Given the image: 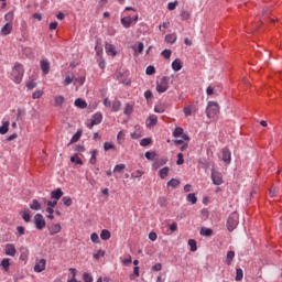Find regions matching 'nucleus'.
<instances>
[{
    "instance_id": "nucleus-1",
    "label": "nucleus",
    "mask_w": 282,
    "mask_h": 282,
    "mask_svg": "<svg viewBox=\"0 0 282 282\" xmlns=\"http://www.w3.org/2000/svg\"><path fill=\"white\" fill-rule=\"evenodd\" d=\"M23 65L15 63L11 72V76L12 79L17 83V85H19L23 80Z\"/></svg>"
},
{
    "instance_id": "nucleus-2",
    "label": "nucleus",
    "mask_w": 282,
    "mask_h": 282,
    "mask_svg": "<svg viewBox=\"0 0 282 282\" xmlns=\"http://www.w3.org/2000/svg\"><path fill=\"white\" fill-rule=\"evenodd\" d=\"M237 226H239V214H237V212H234L227 220V229L229 230V232H232V230H235Z\"/></svg>"
},
{
    "instance_id": "nucleus-3",
    "label": "nucleus",
    "mask_w": 282,
    "mask_h": 282,
    "mask_svg": "<svg viewBox=\"0 0 282 282\" xmlns=\"http://www.w3.org/2000/svg\"><path fill=\"white\" fill-rule=\"evenodd\" d=\"M219 113V104L217 101H209L206 109L207 118H215Z\"/></svg>"
},
{
    "instance_id": "nucleus-4",
    "label": "nucleus",
    "mask_w": 282,
    "mask_h": 282,
    "mask_svg": "<svg viewBox=\"0 0 282 282\" xmlns=\"http://www.w3.org/2000/svg\"><path fill=\"white\" fill-rule=\"evenodd\" d=\"M171 80L170 77H162L160 82L156 83V91L159 94H164V91L169 90V82Z\"/></svg>"
},
{
    "instance_id": "nucleus-5",
    "label": "nucleus",
    "mask_w": 282,
    "mask_h": 282,
    "mask_svg": "<svg viewBox=\"0 0 282 282\" xmlns=\"http://www.w3.org/2000/svg\"><path fill=\"white\" fill-rule=\"evenodd\" d=\"M212 180L215 186H221L224 184V175L215 170L212 171Z\"/></svg>"
},
{
    "instance_id": "nucleus-6",
    "label": "nucleus",
    "mask_w": 282,
    "mask_h": 282,
    "mask_svg": "<svg viewBox=\"0 0 282 282\" xmlns=\"http://www.w3.org/2000/svg\"><path fill=\"white\" fill-rule=\"evenodd\" d=\"M34 224H35V228L37 230H43V228H45L46 223H45V218H43L42 214H36L34 216Z\"/></svg>"
},
{
    "instance_id": "nucleus-7",
    "label": "nucleus",
    "mask_w": 282,
    "mask_h": 282,
    "mask_svg": "<svg viewBox=\"0 0 282 282\" xmlns=\"http://www.w3.org/2000/svg\"><path fill=\"white\" fill-rule=\"evenodd\" d=\"M100 122H102V113L96 112L90 119V123H87V128L94 129V127H96V124H100Z\"/></svg>"
},
{
    "instance_id": "nucleus-8",
    "label": "nucleus",
    "mask_w": 282,
    "mask_h": 282,
    "mask_svg": "<svg viewBox=\"0 0 282 282\" xmlns=\"http://www.w3.org/2000/svg\"><path fill=\"white\" fill-rule=\"evenodd\" d=\"M47 261L45 259H36L35 265H34V272H43L45 270Z\"/></svg>"
},
{
    "instance_id": "nucleus-9",
    "label": "nucleus",
    "mask_w": 282,
    "mask_h": 282,
    "mask_svg": "<svg viewBox=\"0 0 282 282\" xmlns=\"http://www.w3.org/2000/svg\"><path fill=\"white\" fill-rule=\"evenodd\" d=\"M4 252L7 257H15L17 254V248L12 243L6 245Z\"/></svg>"
},
{
    "instance_id": "nucleus-10",
    "label": "nucleus",
    "mask_w": 282,
    "mask_h": 282,
    "mask_svg": "<svg viewBox=\"0 0 282 282\" xmlns=\"http://www.w3.org/2000/svg\"><path fill=\"white\" fill-rule=\"evenodd\" d=\"M40 67H41V70L43 72V74H45V75L50 74V61L42 59L40 62Z\"/></svg>"
},
{
    "instance_id": "nucleus-11",
    "label": "nucleus",
    "mask_w": 282,
    "mask_h": 282,
    "mask_svg": "<svg viewBox=\"0 0 282 282\" xmlns=\"http://www.w3.org/2000/svg\"><path fill=\"white\" fill-rule=\"evenodd\" d=\"M223 161L225 162V164H230L231 162V154L228 148L223 149Z\"/></svg>"
},
{
    "instance_id": "nucleus-12",
    "label": "nucleus",
    "mask_w": 282,
    "mask_h": 282,
    "mask_svg": "<svg viewBox=\"0 0 282 282\" xmlns=\"http://www.w3.org/2000/svg\"><path fill=\"white\" fill-rule=\"evenodd\" d=\"M2 36H8L12 33V23H6L0 31Z\"/></svg>"
},
{
    "instance_id": "nucleus-13",
    "label": "nucleus",
    "mask_w": 282,
    "mask_h": 282,
    "mask_svg": "<svg viewBox=\"0 0 282 282\" xmlns=\"http://www.w3.org/2000/svg\"><path fill=\"white\" fill-rule=\"evenodd\" d=\"M63 197V189L57 188L53 192H51V199H54L55 202H58Z\"/></svg>"
},
{
    "instance_id": "nucleus-14",
    "label": "nucleus",
    "mask_w": 282,
    "mask_h": 282,
    "mask_svg": "<svg viewBox=\"0 0 282 282\" xmlns=\"http://www.w3.org/2000/svg\"><path fill=\"white\" fill-rule=\"evenodd\" d=\"M186 118H188V116H193V113H195L197 111V108L193 105H188L187 107H185L183 109Z\"/></svg>"
},
{
    "instance_id": "nucleus-15",
    "label": "nucleus",
    "mask_w": 282,
    "mask_h": 282,
    "mask_svg": "<svg viewBox=\"0 0 282 282\" xmlns=\"http://www.w3.org/2000/svg\"><path fill=\"white\" fill-rule=\"evenodd\" d=\"M171 171V167L169 166H164L159 171V176L161 177V180H166V177H169V173Z\"/></svg>"
},
{
    "instance_id": "nucleus-16",
    "label": "nucleus",
    "mask_w": 282,
    "mask_h": 282,
    "mask_svg": "<svg viewBox=\"0 0 282 282\" xmlns=\"http://www.w3.org/2000/svg\"><path fill=\"white\" fill-rule=\"evenodd\" d=\"M105 50H106L107 54H112V56H116L118 54L116 52V46H113V44L106 43Z\"/></svg>"
},
{
    "instance_id": "nucleus-17",
    "label": "nucleus",
    "mask_w": 282,
    "mask_h": 282,
    "mask_svg": "<svg viewBox=\"0 0 282 282\" xmlns=\"http://www.w3.org/2000/svg\"><path fill=\"white\" fill-rule=\"evenodd\" d=\"M100 239H102V241H109V239H111V231L107 229L101 230Z\"/></svg>"
},
{
    "instance_id": "nucleus-18",
    "label": "nucleus",
    "mask_w": 282,
    "mask_h": 282,
    "mask_svg": "<svg viewBox=\"0 0 282 282\" xmlns=\"http://www.w3.org/2000/svg\"><path fill=\"white\" fill-rule=\"evenodd\" d=\"M131 23H133V18L131 17H126L121 19V24L123 28H131Z\"/></svg>"
},
{
    "instance_id": "nucleus-19",
    "label": "nucleus",
    "mask_w": 282,
    "mask_h": 282,
    "mask_svg": "<svg viewBox=\"0 0 282 282\" xmlns=\"http://www.w3.org/2000/svg\"><path fill=\"white\" fill-rule=\"evenodd\" d=\"M172 69L174 72H180V69H182V61L180 58H176L173 63H172Z\"/></svg>"
},
{
    "instance_id": "nucleus-20",
    "label": "nucleus",
    "mask_w": 282,
    "mask_h": 282,
    "mask_svg": "<svg viewBox=\"0 0 282 282\" xmlns=\"http://www.w3.org/2000/svg\"><path fill=\"white\" fill-rule=\"evenodd\" d=\"M75 107H78V109H87V101L78 98L75 100Z\"/></svg>"
},
{
    "instance_id": "nucleus-21",
    "label": "nucleus",
    "mask_w": 282,
    "mask_h": 282,
    "mask_svg": "<svg viewBox=\"0 0 282 282\" xmlns=\"http://www.w3.org/2000/svg\"><path fill=\"white\" fill-rule=\"evenodd\" d=\"M82 135H83V130H77V132L70 139L69 144H75V142H78Z\"/></svg>"
},
{
    "instance_id": "nucleus-22",
    "label": "nucleus",
    "mask_w": 282,
    "mask_h": 282,
    "mask_svg": "<svg viewBox=\"0 0 282 282\" xmlns=\"http://www.w3.org/2000/svg\"><path fill=\"white\" fill-rule=\"evenodd\" d=\"M10 131V122L6 121L1 127H0V134L6 135Z\"/></svg>"
},
{
    "instance_id": "nucleus-23",
    "label": "nucleus",
    "mask_w": 282,
    "mask_h": 282,
    "mask_svg": "<svg viewBox=\"0 0 282 282\" xmlns=\"http://www.w3.org/2000/svg\"><path fill=\"white\" fill-rule=\"evenodd\" d=\"M0 265L3 268L4 272H9L10 271V259L4 258Z\"/></svg>"
},
{
    "instance_id": "nucleus-24",
    "label": "nucleus",
    "mask_w": 282,
    "mask_h": 282,
    "mask_svg": "<svg viewBox=\"0 0 282 282\" xmlns=\"http://www.w3.org/2000/svg\"><path fill=\"white\" fill-rule=\"evenodd\" d=\"M200 235H202L203 237H213V229L203 227V228L200 229Z\"/></svg>"
},
{
    "instance_id": "nucleus-25",
    "label": "nucleus",
    "mask_w": 282,
    "mask_h": 282,
    "mask_svg": "<svg viewBox=\"0 0 282 282\" xmlns=\"http://www.w3.org/2000/svg\"><path fill=\"white\" fill-rule=\"evenodd\" d=\"M175 41H177V36L175 34H167L165 36V42L171 43V45H173V43H175Z\"/></svg>"
},
{
    "instance_id": "nucleus-26",
    "label": "nucleus",
    "mask_w": 282,
    "mask_h": 282,
    "mask_svg": "<svg viewBox=\"0 0 282 282\" xmlns=\"http://www.w3.org/2000/svg\"><path fill=\"white\" fill-rule=\"evenodd\" d=\"M31 210H41V203H39L36 199L32 200V204H30Z\"/></svg>"
},
{
    "instance_id": "nucleus-27",
    "label": "nucleus",
    "mask_w": 282,
    "mask_h": 282,
    "mask_svg": "<svg viewBox=\"0 0 282 282\" xmlns=\"http://www.w3.org/2000/svg\"><path fill=\"white\" fill-rule=\"evenodd\" d=\"M167 186H171V188H177L180 186V180L172 178L167 182Z\"/></svg>"
},
{
    "instance_id": "nucleus-28",
    "label": "nucleus",
    "mask_w": 282,
    "mask_h": 282,
    "mask_svg": "<svg viewBox=\"0 0 282 282\" xmlns=\"http://www.w3.org/2000/svg\"><path fill=\"white\" fill-rule=\"evenodd\" d=\"M20 215H21V217H22V219L24 220V221H30V219L32 218L31 216H30V210L28 209V210H24V212H20Z\"/></svg>"
},
{
    "instance_id": "nucleus-29",
    "label": "nucleus",
    "mask_w": 282,
    "mask_h": 282,
    "mask_svg": "<svg viewBox=\"0 0 282 282\" xmlns=\"http://www.w3.org/2000/svg\"><path fill=\"white\" fill-rule=\"evenodd\" d=\"M4 21H7V23H11L12 21H14V11H10L4 15Z\"/></svg>"
},
{
    "instance_id": "nucleus-30",
    "label": "nucleus",
    "mask_w": 282,
    "mask_h": 282,
    "mask_svg": "<svg viewBox=\"0 0 282 282\" xmlns=\"http://www.w3.org/2000/svg\"><path fill=\"white\" fill-rule=\"evenodd\" d=\"M63 102H65V97L64 96L55 97V107H63Z\"/></svg>"
},
{
    "instance_id": "nucleus-31",
    "label": "nucleus",
    "mask_w": 282,
    "mask_h": 282,
    "mask_svg": "<svg viewBox=\"0 0 282 282\" xmlns=\"http://www.w3.org/2000/svg\"><path fill=\"white\" fill-rule=\"evenodd\" d=\"M123 113L126 116H131V113H133V106L130 104H127L124 107Z\"/></svg>"
},
{
    "instance_id": "nucleus-32",
    "label": "nucleus",
    "mask_w": 282,
    "mask_h": 282,
    "mask_svg": "<svg viewBox=\"0 0 282 282\" xmlns=\"http://www.w3.org/2000/svg\"><path fill=\"white\" fill-rule=\"evenodd\" d=\"M188 246H189L192 252H197V241L189 239Z\"/></svg>"
},
{
    "instance_id": "nucleus-33",
    "label": "nucleus",
    "mask_w": 282,
    "mask_h": 282,
    "mask_svg": "<svg viewBox=\"0 0 282 282\" xmlns=\"http://www.w3.org/2000/svg\"><path fill=\"white\" fill-rule=\"evenodd\" d=\"M62 204H63L64 206H67V207L72 206V204H73L72 197H69V196H64V197L62 198Z\"/></svg>"
},
{
    "instance_id": "nucleus-34",
    "label": "nucleus",
    "mask_w": 282,
    "mask_h": 282,
    "mask_svg": "<svg viewBox=\"0 0 282 282\" xmlns=\"http://www.w3.org/2000/svg\"><path fill=\"white\" fill-rule=\"evenodd\" d=\"M124 169H127V165L124 164H118L113 169V173H123Z\"/></svg>"
},
{
    "instance_id": "nucleus-35",
    "label": "nucleus",
    "mask_w": 282,
    "mask_h": 282,
    "mask_svg": "<svg viewBox=\"0 0 282 282\" xmlns=\"http://www.w3.org/2000/svg\"><path fill=\"white\" fill-rule=\"evenodd\" d=\"M232 259H235V251H228L227 253V265H230L232 263Z\"/></svg>"
},
{
    "instance_id": "nucleus-36",
    "label": "nucleus",
    "mask_w": 282,
    "mask_h": 282,
    "mask_svg": "<svg viewBox=\"0 0 282 282\" xmlns=\"http://www.w3.org/2000/svg\"><path fill=\"white\" fill-rule=\"evenodd\" d=\"M173 135H174V138H182V135H184V129H182V128H176L175 130H174V132H173Z\"/></svg>"
},
{
    "instance_id": "nucleus-37",
    "label": "nucleus",
    "mask_w": 282,
    "mask_h": 282,
    "mask_svg": "<svg viewBox=\"0 0 282 282\" xmlns=\"http://www.w3.org/2000/svg\"><path fill=\"white\" fill-rule=\"evenodd\" d=\"M135 276H140V267H134L133 274L130 275V280L134 281Z\"/></svg>"
},
{
    "instance_id": "nucleus-38",
    "label": "nucleus",
    "mask_w": 282,
    "mask_h": 282,
    "mask_svg": "<svg viewBox=\"0 0 282 282\" xmlns=\"http://www.w3.org/2000/svg\"><path fill=\"white\" fill-rule=\"evenodd\" d=\"M122 107V102L115 100L112 102V111H120V108Z\"/></svg>"
},
{
    "instance_id": "nucleus-39",
    "label": "nucleus",
    "mask_w": 282,
    "mask_h": 282,
    "mask_svg": "<svg viewBox=\"0 0 282 282\" xmlns=\"http://www.w3.org/2000/svg\"><path fill=\"white\" fill-rule=\"evenodd\" d=\"M187 202H189L191 204H197V196H195L194 193L188 194Z\"/></svg>"
},
{
    "instance_id": "nucleus-40",
    "label": "nucleus",
    "mask_w": 282,
    "mask_h": 282,
    "mask_svg": "<svg viewBox=\"0 0 282 282\" xmlns=\"http://www.w3.org/2000/svg\"><path fill=\"white\" fill-rule=\"evenodd\" d=\"M243 279V270L236 269V281H241Z\"/></svg>"
},
{
    "instance_id": "nucleus-41",
    "label": "nucleus",
    "mask_w": 282,
    "mask_h": 282,
    "mask_svg": "<svg viewBox=\"0 0 282 282\" xmlns=\"http://www.w3.org/2000/svg\"><path fill=\"white\" fill-rule=\"evenodd\" d=\"M145 74L148 76H153V74H155V66H152V65L148 66L145 69Z\"/></svg>"
},
{
    "instance_id": "nucleus-42",
    "label": "nucleus",
    "mask_w": 282,
    "mask_h": 282,
    "mask_svg": "<svg viewBox=\"0 0 282 282\" xmlns=\"http://www.w3.org/2000/svg\"><path fill=\"white\" fill-rule=\"evenodd\" d=\"M134 52H138L139 54H142L144 52V43L139 42L138 47H133Z\"/></svg>"
},
{
    "instance_id": "nucleus-43",
    "label": "nucleus",
    "mask_w": 282,
    "mask_h": 282,
    "mask_svg": "<svg viewBox=\"0 0 282 282\" xmlns=\"http://www.w3.org/2000/svg\"><path fill=\"white\" fill-rule=\"evenodd\" d=\"M149 120H150V126L151 127H155V124H158V117L155 115H152L149 117Z\"/></svg>"
},
{
    "instance_id": "nucleus-44",
    "label": "nucleus",
    "mask_w": 282,
    "mask_h": 282,
    "mask_svg": "<svg viewBox=\"0 0 282 282\" xmlns=\"http://www.w3.org/2000/svg\"><path fill=\"white\" fill-rule=\"evenodd\" d=\"M111 149H112V150H116V145L112 144V143H109V142H105V143H104V150H105V151H111Z\"/></svg>"
},
{
    "instance_id": "nucleus-45",
    "label": "nucleus",
    "mask_w": 282,
    "mask_h": 282,
    "mask_svg": "<svg viewBox=\"0 0 282 282\" xmlns=\"http://www.w3.org/2000/svg\"><path fill=\"white\" fill-rule=\"evenodd\" d=\"M57 232H61V225L56 224L53 226L52 231H50V235H57Z\"/></svg>"
},
{
    "instance_id": "nucleus-46",
    "label": "nucleus",
    "mask_w": 282,
    "mask_h": 282,
    "mask_svg": "<svg viewBox=\"0 0 282 282\" xmlns=\"http://www.w3.org/2000/svg\"><path fill=\"white\" fill-rule=\"evenodd\" d=\"M158 204L161 206V208H165V206L167 204L166 197H159Z\"/></svg>"
},
{
    "instance_id": "nucleus-47",
    "label": "nucleus",
    "mask_w": 282,
    "mask_h": 282,
    "mask_svg": "<svg viewBox=\"0 0 282 282\" xmlns=\"http://www.w3.org/2000/svg\"><path fill=\"white\" fill-rule=\"evenodd\" d=\"M278 194H279V189L275 186H272V188L269 189L270 197H276Z\"/></svg>"
},
{
    "instance_id": "nucleus-48",
    "label": "nucleus",
    "mask_w": 282,
    "mask_h": 282,
    "mask_svg": "<svg viewBox=\"0 0 282 282\" xmlns=\"http://www.w3.org/2000/svg\"><path fill=\"white\" fill-rule=\"evenodd\" d=\"M96 155H98V150H93L91 158L89 160L90 164H96Z\"/></svg>"
},
{
    "instance_id": "nucleus-49",
    "label": "nucleus",
    "mask_w": 282,
    "mask_h": 282,
    "mask_svg": "<svg viewBox=\"0 0 282 282\" xmlns=\"http://www.w3.org/2000/svg\"><path fill=\"white\" fill-rule=\"evenodd\" d=\"M90 239L93 243H100V238L98 237V234L94 232L90 235Z\"/></svg>"
},
{
    "instance_id": "nucleus-50",
    "label": "nucleus",
    "mask_w": 282,
    "mask_h": 282,
    "mask_svg": "<svg viewBox=\"0 0 282 282\" xmlns=\"http://www.w3.org/2000/svg\"><path fill=\"white\" fill-rule=\"evenodd\" d=\"M181 19L182 21H188V19H191V13H188L187 11H182Z\"/></svg>"
},
{
    "instance_id": "nucleus-51",
    "label": "nucleus",
    "mask_w": 282,
    "mask_h": 282,
    "mask_svg": "<svg viewBox=\"0 0 282 282\" xmlns=\"http://www.w3.org/2000/svg\"><path fill=\"white\" fill-rule=\"evenodd\" d=\"M176 164H177L178 166H182V164H184V154H183V153H178V154H177Z\"/></svg>"
},
{
    "instance_id": "nucleus-52",
    "label": "nucleus",
    "mask_w": 282,
    "mask_h": 282,
    "mask_svg": "<svg viewBox=\"0 0 282 282\" xmlns=\"http://www.w3.org/2000/svg\"><path fill=\"white\" fill-rule=\"evenodd\" d=\"M171 54H172L171 50H164L162 51L161 56L169 59L171 58Z\"/></svg>"
},
{
    "instance_id": "nucleus-53",
    "label": "nucleus",
    "mask_w": 282,
    "mask_h": 282,
    "mask_svg": "<svg viewBox=\"0 0 282 282\" xmlns=\"http://www.w3.org/2000/svg\"><path fill=\"white\" fill-rule=\"evenodd\" d=\"M70 162H75V164L83 165V160L78 158V155L72 156Z\"/></svg>"
},
{
    "instance_id": "nucleus-54",
    "label": "nucleus",
    "mask_w": 282,
    "mask_h": 282,
    "mask_svg": "<svg viewBox=\"0 0 282 282\" xmlns=\"http://www.w3.org/2000/svg\"><path fill=\"white\" fill-rule=\"evenodd\" d=\"M83 280L84 282H94V278L89 273H84Z\"/></svg>"
},
{
    "instance_id": "nucleus-55",
    "label": "nucleus",
    "mask_w": 282,
    "mask_h": 282,
    "mask_svg": "<svg viewBox=\"0 0 282 282\" xmlns=\"http://www.w3.org/2000/svg\"><path fill=\"white\" fill-rule=\"evenodd\" d=\"M41 96H43V90H37V91L33 93L32 98H33V100H39V98H41Z\"/></svg>"
},
{
    "instance_id": "nucleus-56",
    "label": "nucleus",
    "mask_w": 282,
    "mask_h": 282,
    "mask_svg": "<svg viewBox=\"0 0 282 282\" xmlns=\"http://www.w3.org/2000/svg\"><path fill=\"white\" fill-rule=\"evenodd\" d=\"M141 147H149L151 144V139L150 138H144L140 142Z\"/></svg>"
},
{
    "instance_id": "nucleus-57",
    "label": "nucleus",
    "mask_w": 282,
    "mask_h": 282,
    "mask_svg": "<svg viewBox=\"0 0 282 282\" xmlns=\"http://www.w3.org/2000/svg\"><path fill=\"white\" fill-rule=\"evenodd\" d=\"M155 152H145L147 160H155Z\"/></svg>"
},
{
    "instance_id": "nucleus-58",
    "label": "nucleus",
    "mask_w": 282,
    "mask_h": 282,
    "mask_svg": "<svg viewBox=\"0 0 282 282\" xmlns=\"http://www.w3.org/2000/svg\"><path fill=\"white\" fill-rule=\"evenodd\" d=\"M175 8H177V1L170 2V3L167 4V10L173 11V10H175Z\"/></svg>"
},
{
    "instance_id": "nucleus-59",
    "label": "nucleus",
    "mask_w": 282,
    "mask_h": 282,
    "mask_svg": "<svg viewBox=\"0 0 282 282\" xmlns=\"http://www.w3.org/2000/svg\"><path fill=\"white\" fill-rule=\"evenodd\" d=\"M154 111H155V113H164L165 108H164V106H156L154 108Z\"/></svg>"
},
{
    "instance_id": "nucleus-60",
    "label": "nucleus",
    "mask_w": 282,
    "mask_h": 282,
    "mask_svg": "<svg viewBox=\"0 0 282 282\" xmlns=\"http://www.w3.org/2000/svg\"><path fill=\"white\" fill-rule=\"evenodd\" d=\"M72 83H74V77L70 76H66L65 80H64V85H72Z\"/></svg>"
},
{
    "instance_id": "nucleus-61",
    "label": "nucleus",
    "mask_w": 282,
    "mask_h": 282,
    "mask_svg": "<svg viewBox=\"0 0 282 282\" xmlns=\"http://www.w3.org/2000/svg\"><path fill=\"white\" fill-rule=\"evenodd\" d=\"M152 270H154V272H160V270H162V263H156L152 267Z\"/></svg>"
},
{
    "instance_id": "nucleus-62",
    "label": "nucleus",
    "mask_w": 282,
    "mask_h": 282,
    "mask_svg": "<svg viewBox=\"0 0 282 282\" xmlns=\"http://www.w3.org/2000/svg\"><path fill=\"white\" fill-rule=\"evenodd\" d=\"M28 89H34L36 87V83L34 80H31L26 84Z\"/></svg>"
},
{
    "instance_id": "nucleus-63",
    "label": "nucleus",
    "mask_w": 282,
    "mask_h": 282,
    "mask_svg": "<svg viewBox=\"0 0 282 282\" xmlns=\"http://www.w3.org/2000/svg\"><path fill=\"white\" fill-rule=\"evenodd\" d=\"M149 239H150V241H155V239H158V234H155V232H150L149 234Z\"/></svg>"
},
{
    "instance_id": "nucleus-64",
    "label": "nucleus",
    "mask_w": 282,
    "mask_h": 282,
    "mask_svg": "<svg viewBox=\"0 0 282 282\" xmlns=\"http://www.w3.org/2000/svg\"><path fill=\"white\" fill-rule=\"evenodd\" d=\"M105 251L99 250L97 253L94 254V259H100V257H104Z\"/></svg>"
}]
</instances>
